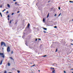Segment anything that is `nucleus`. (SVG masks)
<instances>
[{
	"label": "nucleus",
	"instance_id": "obj_1",
	"mask_svg": "<svg viewBox=\"0 0 73 73\" xmlns=\"http://www.w3.org/2000/svg\"><path fill=\"white\" fill-rule=\"evenodd\" d=\"M0 56L1 57H2V58H5V54L3 53H0Z\"/></svg>",
	"mask_w": 73,
	"mask_h": 73
},
{
	"label": "nucleus",
	"instance_id": "obj_2",
	"mask_svg": "<svg viewBox=\"0 0 73 73\" xmlns=\"http://www.w3.org/2000/svg\"><path fill=\"white\" fill-rule=\"evenodd\" d=\"M1 46H2L3 45H4V46H6V44H5V42H1Z\"/></svg>",
	"mask_w": 73,
	"mask_h": 73
},
{
	"label": "nucleus",
	"instance_id": "obj_3",
	"mask_svg": "<svg viewBox=\"0 0 73 73\" xmlns=\"http://www.w3.org/2000/svg\"><path fill=\"white\" fill-rule=\"evenodd\" d=\"M7 52H9L11 51V50L10 49V47L9 46H8L7 48Z\"/></svg>",
	"mask_w": 73,
	"mask_h": 73
},
{
	"label": "nucleus",
	"instance_id": "obj_4",
	"mask_svg": "<svg viewBox=\"0 0 73 73\" xmlns=\"http://www.w3.org/2000/svg\"><path fill=\"white\" fill-rule=\"evenodd\" d=\"M30 26V24L29 23H28V25L27 26V28H29V27Z\"/></svg>",
	"mask_w": 73,
	"mask_h": 73
},
{
	"label": "nucleus",
	"instance_id": "obj_5",
	"mask_svg": "<svg viewBox=\"0 0 73 73\" xmlns=\"http://www.w3.org/2000/svg\"><path fill=\"white\" fill-rule=\"evenodd\" d=\"M3 60H1V63H0V64H2V63L3 62Z\"/></svg>",
	"mask_w": 73,
	"mask_h": 73
},
{
	"label": "nucleus",
	"instance_id": "obj_6",
	"mask_svg": "<svg viewBox=\"0 0 73 73\" xmlns=\"http://www.w3.org/2000/svg\"><path fill=\"white\" fill-rule=\"evenodd\" d=\"M52 73H55V70H54L52 71Z\"/></svg>",
	"mask_w": 73,
	"mask_h": 73
},
{
	"label": "nucleus",
	"instance_id": "obj_7",
	"mask_svg": "<svg viewBox=\"0 0 73 73\" xmlns=\"http://www.w3.org/2000/svg\"><path fill=\"white\" fill-rule=\"evenodd\" d=\"M7 5L8 7L9 8H10V5H9L8 4Z\"/></svg>",
	"mask_w": 73,
	"mask_h": 73
},
{
	"label": "nucleus",
	"instance_id": "obj_8",
	"mask_svg": "<svg viewBox=\"0 0 73 73\" xmlns=\"http://www.w3.org/2000/svg\"><path fill=\"white\" fill-rule=\"evenodd\" d=\"M7 65L8 66H10V65H11V64H10V63L8 62L7 63Z\"/></svg>",
	"mask_w": 73,
	"mask_h": 73
},
{
	"label": "nucleus",
	"instance_id": "obj_9",
	"mask_svg": "<svg viewBox=\"0 0 73 73\" xmlns=\"http://www.w3.org/2000/svg\"><path fill=\"white\" fill-rule=\"evenodd\" d=\"M10 58H11V60H14V59L12 58V57H9Z\"/></svg>",
	"mask_w": 73,
	"mask_h": 73
},
{
	"label": "nucleus",
	"instance_id": "obj_10",
	"mask_svg": "<svg viewBox=\"0 0 73 73\" xmlns=\"http://www.w3.org/2000/svg\"><path fill=\"white\" fill-rule=\"evenodd\" d=\"M50 69H53V70H54V68H53V67H51L50 68Z\"/></svg>",
	"mask_w": 73,
	"mask_h": 73
},
{
	"label": "nucleus",
	"instance_id": "obj_11",
	"mask_svg": "<svg viewBox=\"0 0 73 73\" xmlns=\"http://www.w3.org/2000/svg\"><path fill=\"white\" fill-rule=\"evenodd\" d=\"M12 21H13V20H11L10 21V24H11V22Z\"/></svg>",
	"mask_w": 73,
	"mask_h": 73
},
{
	"label": "nucleus",
	"instance_id": "obj_12",
	"mask_svg": "<svg viewBox=\"0 0 73 73\" xmlns=\"http://www.w3.org/2000/svg\"><path fill=\"white\" fill-rule=\"evenodd\" d=\"M43 29H44V30H45L46 31L47 29L46 28H43Z\"/></svg>",
	"mask_w": 73,
	"mask_h": 73
},
{
	"label": "nucleus",
	"instance_id": "obj_13",
	"mask_svg": "<svg viewBox=\"0 0 73 73\" xmlns=\"http://www.w3.org/2000/svg\"><path fill=\"white\" fill-rule=\"evenodd\" d=\"M43 21L44 23H45V19L43 18Z\"/></svg>",
	"mask_w": 73,
	"mask_h": 73
},
{
	"label": "nucleus",
	"instance_id": "obj_14",
	"mask_svg": "<svg viewBox=\"0 0 73 73\" xmlns=\"http://www.w3.org/2000/svg\"><path fill=\"white\" fill-rule=\"evenodd\" d=\"M17 72H18V73H19L20 72V71H19V70H17Z\"/></svg>",
	"mask_w": 73,
	"mask_h": 73
},
{
	"label": "nucleus",
	"instance_id": "obj_15",
	"mask_svg": "<svg viewBox=\"0 0 73 73\" xmlns=\"http://www.w3.org/2000/svg\"><path fill=\"white\" fill-rule=\"evenodd\" d=\"M49 13H48V15L47 16V18H48V17H49Z\"/></svg>",
	"mask_w": 73,
	"mask_h": 73
},
{
	"label": "nucleus",
	"instance_id": "obj_16",
	"mask_svg": "<svg viewBox=\"0 0 73 73\" xmlns=\"http://www.w3.org/2000/svg\"><path fill=\"white\" fill-rule=\"evenodd\" d=\"M6 11V9H4L2 11V12H4V11Z\"/></svg>",
	"mask_w": 73,
	"mask_h": 73
},
{
	"label": "nucleus",
	"instance_id": "obj_17",
	"mask_svg": "<svg viewBox=\"0 0 73 73\" xmlns=\"http://www.w3.org/2000/svg\"><path fill=\"white\" fill-rule=\"evenodd\" d=\"M35 66V65L34 64L33 65L31 66V67H33V66Z\"/></svg>",
	"mask_w": 73,
	"mask_h": 73
},
{
	"label": "nucleus",
	"instance_id": "obj_18",
	"mask_svg": "<svg viewBox=\"0 0 73 73\" xmlns=\"http://www.w3.org/2000/svg\"><path fill=\"white\" fill-rule=\"evenodd\" d=\"M4 73H7V71L5 70L4 72Z\"/></svg>",
	"mask_w": 73,
	"mask_h": 73
},
{
	"label": "nucleus",
	"instance_id": "obj_19",
	"mask_svg": "<svg viewBox=\"0 0 73 73\" xmlns=\"http://www.w3.org/2000/svg\"><path fill=\"white\" fill-rule=\"evenodd\" d=\"M46 56H47L46 55H44V56H43V57H46Z\"/></svg>",
	"mask_w": 73,
	"mask_h": 73
},
{
	"label": "nucleus",
	"instance_id": "obj_20",
	"mask_svg": "<svg viewBox=\"0 0 73 73\" xmlns=\"http://www.w3.org/2000/svg\"><path fill=\"white\" fill-rule=\"evenodd\" d=\"M54 28H57V27L56 26H55L54 27Z\"/></svg>",
	"mask_w": 73,
	"mask_h": 73
},
{
	"label": "nucleus",
	"instance_id": "obj_21",
	"mask_svg": "<svg viewBox=\"0 0 73 73\" xmlns=\"http://www.w3.org/2000/svg\"><path fill=\"white\" fill-rule=\"evenodd\" d=\"M0 15L1 16V17H3V16H2V15L1 14V13H0Z\"/></svg>",
	"mask_w": 73,
	"mask_h": 73
},
{
	"label": "nucleus",
	"instance_id": "obj_22",
	"mask_svg": "<svg viewBox=\"0 0 73 73\" xmlns=\"http://www.w3.org/2000/svg\"><path fill=\"white\" fill-rule=\"evenodd\" d=\"M13 53V50H12V51H11V54H12Z\"/></svg>",
	"mask_w": 73,
	"mask_h": 73
},
{
	"label": "nucleus",
	"instance_id": "obj_23",
	"mask_svg": "<svg viewBox=\"0 0 73 73\" xmlns=\"http://www.w3.org/2000/svg\"><path fill=\"white\" fill-rule=\"evenodd\" d=\"M70 3H73V1H69Z\"/></svg>",
	"mask_w": 73,
	"mask_h": 73
},
{
	"label": "nucleus",
	"instance_id": "obj_24",
	"mask_svg": "<svg viewBox=\"0 0 73 73\" xmlns=\"http://www.w3.org/2000/svg\"><path fill=\"white\" fill-rule=\"evenodd\" d=\"M8 11H7V12H6V14H7V13H8Z\"/></svg>",
	"mask_w": 73,
	"mask_h": 73
},
{
	"label": "nucleus",
	"instance_id": "obj_25",
	"mask_svg": "<svg viewBox=\"0 0 73 73\" xmlns=\"http://www.w3.org/2000/svg\"><path fill=\"white\" fill-rule=\"evenodd\" d=\"M43 32H44V33H46V31H44Z\"/></svg>",
	"mask_w": 73,
	"mask_h": 73
},
{
	"label": "nucleus",
	"instance_id": "obj_26",
	"mask_svg": "<svg viewBox=\"0 0 73 73\" xmlns=\"http://www.w3.org/2000/svg\"><path fill=\"white\" fill-rule=\"evenodd\" d=\"M57 52V49H56V50L55 51V52Z\"/></svg>",
	"mask_w": 73,
	"mask_h": 73
},
{
	"label": "nucleus",
	"instance_id": "obj_27",
	"mask_svg": "<svg viewBox=\"0 0 73 73\" xmlns=\"http://www.w3.org/2000/svg\"><path fill=\"white\" fill-rule=\"evenodd\" d=\"M58 9H59V10H60V7H59Z\"/></svg>",
	"mask_w": 73,
	"mask_h": 73
},
{
	"label": "nucleus",
	"instance_id": "obj_28",
	"mask_svg": "<svg viewBox=\"0 0 73 73\" xmlns=\"http://www.w3.org/2000/svg\"><path fill=\"white\" fill-rule=\"evenodd\" d=\"M60 15H61V13L59 14V15H58V16H60Z\"/></svg>",
	"mask_w": 73,
	"mask_h": 73
},
{
	"label": "nucleus",
	"instance_id": "obj_29",
	"mask_svg": "<svg viewBox=\"0 0 73 73\" xmlns=\"http://www.w3.org/2000/svg\"><path fill=\"white\" fill-rule=\"evenodd\" d=\"M55 64L56 65V66H57V64H56V63H55Z\"/></svg>",
	"mask_w": 73,
	"mask_h": 73
},
{
	"label": "nucleus",
	"instance_id": "obj_30",
	"mask_svg": "<svg viewBox=\"0 0 73 73\" xmlns=\"http://www.w3.org/2000/svg\"><path fill=\"white\" fill-rule=\"evenodd\" d=\"M19 12H20L19 11H18L17 12V13H19Z\"/></svg>",
	"mask_w": 73,
	"mask_h": 73
},
{
	"label": "nucleus",
	"instance_id": "obj_31",
	"mask_svg": "<svg viewBox=\"0 0 73 73\" xmlns=\"http://www.w3.org/2000/svg\"><path fill=\"white\" fill-rule=\"evenodd\" d=\"M9 18V15H8L7 16Z\"/></svg>",
	"mask_w": 73,
	"mask_h": 73
},
{
	"label": "nucleus",
	"instance_id": "obj_32",
	"mask_svg": "<svg viewBox=\"0 0 73 73\" xmlns=\"http://www.w3.org/2000/svg\"><path fill=\"white\" fill-rule=\"evenodd\" d=\"M36 41H37V39L36 38V40H35Z\"/></svg>",
	"mask_w": 73,
	"mask_h": 73
},
{
	"label": "nucleus",
	"instance_id": "obj_33",
	"mask_svg": "<svg viewBox=\"0 0 73 73\" xmlns=\"http://www.w3.org/2000/svg\"><path fill=\"white\" fill-rule=\"evenodd\" d=\"M13 14H14V13H13L12 14H11V15H13Z\"/></svg>",
	"mask_w": 73,
	"mask_h": 73
},
{
	"label": "nucleus",
	"instance_id": "obj_34",
	"mask_svg": "<svg viewBox=\"0 0 73 73\" xmlns=\"http://www.w3.org/2000/svg\"><path fill=\"white\" fill-rule=\"evenodd\" d=\"M17 2H15V4H17Z\"/></svg>",
	"mask_w": 73,
	"mask_h": 73
},
{
	"label": "nucleus",
	"instance_id": "obj_35",
	"mask_svg": "<svg viewBox=\"0 0 73 73\" xmlns=\"http://www.w3.org/2000/svg\"><path fill=\"white\" fill-rule=\"evenodd\" d=\"M38 40H41V39H40V38H38Z\"/></svg>",
	"mask_w": 73,
	"mask_h": 73
},
{
	"label": "nucleus",
	"instance_id": "obj_36",
	"mask_svg": "<svg viewBox=\"0 0 73 73\" xmlns=\"http://www.w3.org/2000/svg\"><path fill=\"white\" fill-rule=\"evenodd\" d=\"M25 44H26V45L27 46V43H25Z\"/></svg>",
	"mask_w": 73,
	"mask_h": 73
},
{
	"label": "nucleus",
	"instance_id": "obj_37",
	"mask_svg": "<svg viewBox=\"0 0 73 73\" xmlns=\"http://www.w3.org/2000/svg\"><path fill=\"white\" fill-rule=\"evenodd\" d=\"M64 73H66V72L65 71H64Z\"/></svg>",
	"mask_w": 73,
	"mask_h": 73
},
{
	"label": "nucleus",
	"instance_id": "obj_38",
	"mask_svg": "<svg viewBox=\"0 0 73 73\" xmlns=\"http://www.w3.org/2000/svg\"><path fill=\"white\" fill-rule=\"evenodd\" d=\"M13 1H15L16 0H13Z\"/></svg>",
	"mask_w": 73,
	"mask_h": 73
},
{
	"label": "nucleus",
	"instance_id": "obj_39",
	"mask_svg": "<svg viewBox=\"0 0 73 73\" xmlns=\"http://www.w3.org/2000/svg\"><path fill=\"white\" fill-rule=\"evenodd\" d=\"M54 16H56V14H55Z\"/></svg>",
	"mask_w": 73,
	"mask_h": 73
},
{
	"label": "nucleus",
	"instance_id": "obj_40",
	"mask_svg": "<svg viewBox=\"0 0 73 73\" xmlns=\"http://www.w3.org/2000/svg\"><path fill=\"white\" fill-rule=\"evenodd\" d=\"M0 7H1V8H2V6L1 5V6H0Z\"/></svg>",
	"mask_w": 73,
	"mask_h": 73
},
{
	"label": "nucleus",
	"instance_id": "obj_41",
	"mask_svg": "<svg viewBox=\"0 0 73 73\" xmlns=\"http://www.w3.org/2000/svg\"><path fill=\"white\" fill-rule=\"evenodd\" d=\"M49 2H50V1H48V3H49Z\"/></svg>",
	"mask_w": 73,
	"mask_h": 73
},
{
	"label": "nucleus",
	"instance_id": "obj_42",
	"mask_svg": "<svg viewBox=\"0 0 73 73\" xmlns=\"http://www.w3.org/2000/svg\"><path fill=\"white\" fill-rule=\"evenodd\" d=\"M8 20H9V18H8Z\"/></svg>",
	"mask_w": 73,
	"mask_h": 73
},
{
	"label": "nucleus",
	"instance_id": "obj_43",
	"mask_svg": "<svg viewBox=\"0 0 73 73\" xmlns=\"http://www.w3.org/2000/svg\"><path fill=\"white\" fill-rule=\"evenodd\" d=\"M54 64H55V63H54V64H53V65H54Z\"/></svg>",
	"mask_w": 73,
	"mask_h": 73
},
{
	"label": "nucleus",
	"instance_id": "obj_44",
	"mask_svg": "<svg viewBox=\"0 0 73 73\" xmlns=\"http://www.w3.org/2000/svg\"><path fill=\"white\" fill-rule=\"evenodd\" d=\"M71 45H73V44H71Z\"/></svg>",
	"mask_w": 73,
	"mask_h": 73
},
{
	"label": "nucleus",
	"instance_id": "obj_45",
	"mask_svg": "<svg viewBox=\"0 0 73 73\" xmlns=\"http://www.w3.org/2000/svg\"><path fill=\"white\" fill-rule=\"evenodd\" d=\"M38 71L39 72H40V70H38Z\"/></svg>",
	"mask_w": 73,
	"mask_h": 73
},
{
	"label": "nucleus",
	"instance_id": "obj_46",
	"mask_svg": "<svg viewBox=\"0 0 73 73\" xmlns=\"http://www.w3.org/2000/svg\"><path fill=\"white\" fill-rule=\"evenodd\" d=\"M17 22H16V24H17Z\"/></svg>",
	"mask_w": 73,
	"mask_h": 73
},
{
	"label": "nucleus",
	"instance_id": "obj_47",
	"mask_svg": "<svg viewBox=\"0 0 73 73\" xmlns=\"http://www.w3.org/2000/svg\"><path fill=\"white\" fill-rule=\"evenodd\" d=\"M73 21V19L72 20V21Z\"/></svg>",
	"mask_w": 73,
	"mask_h": 73
},
{
	"label": "nucleus",
	"instance_id": "obj_48",
	"mask_svg": "<svg viewBox=\"0 0 73 73\" xmlns=\"http://www.w3.org/2000/svg\"><path fill=\"white\" fill-rule=\"evenodd\" d=\"M2 49H4V48H2Z\"/></svg>",
	"mask_w": 73,
	"mask_h": 73
},
{
	"label": "nucleus",
	"instance_id": "obj_49",
	"mask_svg": "<svg viewBox=\"0 0 73 73\" xmlns=\"http://www.w3.org/2000/svg\"><path fill=\"white\" fill-rule=\"evenodd\" d=\"M72 70H73V68L72 69Z\"/></svg>",
	"mask_w": 73,
	"mask_h": 73
},
{
	"label": "nucleus",
	"instance_id": "obj_50",
	"mask_svg": "<svg viewBox=\"0 0 73 73\" xmlns=\"http://www.w3.org/2000/svg\"><path fill=\"white\" fill-rule=\"evenodd\" d=\"M31 64H32V63H31Z\"/></svg>",
	"mask_w": 73,
	"mask_h": 73
}]
</instances>
